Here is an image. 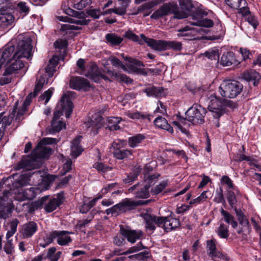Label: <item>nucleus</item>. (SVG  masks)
<instances>
[{
    "mask_svg": "<svg viewBox=\"0 0 261 261\" xmlns=\"http://www.w3.org/2000/svg\"><path fill=\"white\" fill-rule=\"evenodd\" d=\"M58 140L53 138H43L33 149L32 155L23 157L15 167L16 170L24 169L26 170L38 167V159L47 158L53 152V149L46 146L48 144H56Z\"/></svg>",
    "mask_w": 261,
    "mask_h": 261,
    "instance_id": "1",
    "label": "nucleus"
},
{
    "mask_svg": "<svg viewBox=\"0 0 261 261\" xmlns=\"http://www.w3.org/2000/svg\"><path fill=\"white\" fill-rule=\"evenodd\" d=\"M141 39L145 42L147 45L152 49L162 51L169 49L174 50H180L182 48L181 43L175 41H165L161 40H155L152 38H148L144 34L140 35Z\"/></svg>",
    "mask_w": 261,
    "mask_h": 261,
    "instance_id": "2",
    "label": "nucleus"
},
{
    "mask_svg": "<svg viewBox=\"0 0 261 261\" xmlns=\"http://www.w3.org/2000/svg\"><path fill=\"white\" fill-rule=\"evenodd\" d=\"M243 85L236 80H225L220 85L219 92L220 95L225 98H233L241 93Z\"/></svg>",
    "mask_w": 261,
    "mask_h": 261,
    "instance_id": "3",
    "label": "nucleus"
},
{
    "mask_svg": "<svg viewBox=\"0 0 261 261\" xmlns=\"http://www.w3.org/2000/svg\"><path fill=\"white\" fill-rule=\"evenodd\" d=\"M85 61L83 59H80L76 62V65L81 70L80 74H84L96 83H99L101 79L108 80L107 76L105 75L99 70L97 66L94 63L91 64L86 73L85 66Z\"/></svg>",
    "mask_w": 261,
    "mask_h": 261,
    "instance_id": "4",
    "label": "nucleus"
},
{
    "mask_svg": "<svg viewBox=\"0 0 261 261\" xmlns=\"http://www.w3.org/2000/svg\"><path fill=\"white\" fill-rule=\"evenodd\" d=\"M144 219L146 222L145 227L147 230L152 233L156 228L155 225L164 228L165 231L166 227H172L171 224V216L168 217H159L155 215L146 214Z\"/></svg>",
    "mask_w": 261,
    "mask_h": 261,
    "instance_id": "5",
    "label": "nucleus"
},
{
    "mask_svg": "<svg viewBox=\"0 0 261 261\" xmlns=\"http://www.w3.org/2000/svg\"><path fill=\"white\" fill-rule=\"evenodd\" d=\"M224 107L233 109L236 108V104L232 100L220 98L212 101L211 105L208 106V109L212 113L214 118H220L225 113Z\"/></svg>",
    "mask_w": 261,
    "mask_h": 261,
    "instance_id": "6",
    "label": "nucleus"
},
{
    "mask_svg": "<svg viewBox=\"0 0 261 261\" xmlns=\"http://www.w3.org/2000/svg\"><path fill=\"white\" fill-rule=\"evenodd\" d=\"M206 111L200 105H194L186 112L187 121L193 124L204 123V117Z\"/></svg>",
    "mask_w": 261,
    "mask_h": 261,
    "instance_id": "7",
    "label": "nucleus"
},
{
    "mask_svg": "<svg viewBox=\"0 0 261 261\" xmlns=\"http://www.w3.org/2000/svg\"><path fill=\"white\" fill-rule=\"evenodd\" d=\"M207 13L200 9H195L190 16H191L193 21L191 22L192 25H196L204 28H211L214 25V22L212 19L204 18L206 16Z\"/></svg>",
    "mask_w": 261,
    "mask_h": 261,
    "instance_id": "8",
    "label": "nucleus"
},
{
    "mask_svg": "<svg viewBox=\"0 0 261 261\" xmlns=\"http://www.w3.org/2000/svg\"><path fill=\"white\" fill-rule=\"evenodd\" d=\"M177 10V4L172 3H165L150 16V18L156 20L170 14H173L175 16Z\"/></svg>",
    "mask_w": 261,
    "mask_h": 261,
    "instance_id": "9",
    "label": "nucleus"
},
{
    "mask_svg": "<svg viewBox=\"0 0 261 261\" xmlns=\"http://www.w3.org/2000/svg\"><path fill=\"white\" fill-rule=\"evenodd\" d=\"M194 8L190 0H183L180 2V8L177 6L174 18L180 19L188 17L191 15Z\"/></svg>",
    "mask_w": 261,
    "mask_h": 261,
    "instance_id": "10",
    "label": "nucleus"
},
{
    "mask_svg": "<svg viewBox=\"0 0 261 261\" xmlns=\"http://www.w3.org/2000/svg\"><path fill=\"white\" fill-rule=\"evenodd\" d=\"M58 108L61 107V110H56L54 113V117L51 121H57L60 115L63 112L66 118H69L73 110V103L69 100H67L66 102L61 99L60 102L58 104Z\"/></svg>",
    "mask_w": 261,
    "mask_h": 261,
    "instance_id": "11",
    "label": "nucleus"
},
{
    "mask_svg": "<svg viewBox=\"0 0 261 261\" xmlns=\"http://www.w3.org/2000/svg\"><path fill=\"white\" fill-rule=\"evenodd\" d=\"M70 87L76 90L87 91L91 87L89 81L83 77H72L69 81Z\"/></svg>",
    "mask_w": 261,
    "mask_h": 261,
    "instance_id": "12",
    "label": "nucleus"
},
{
    "mask_svg": "<svg viewBox=\"0 0 261 261\" xmlns=\"http://www.w3.org/2000/svg\"><path fill=\"white\" fill-rule=\"evenodd\" d=\"M241 78L249 84H252L254 87H256L261 80V75L255 70L250 69L242 73Z\"/></svg>",
    "mask_w": 261,
    "mask_h": 261,
    "instance_id": "13",
    "label": "nucleus"
},
{
    "mask_svg": "<svg viewBox=\"0 0 261 261\" xmlns=\"http://www.w3.org/2000/svg\"><path fill=\"white\" fill-rule=\"evenodd\" d=\"M120 233L125 237L127 241L132 243H135L137 240L140 239L142 236V231L140 230H132L125 228L123 226H120Z\"/></svg>",
    "mask_w": 261,
    "mask_h": 261,
    "instance_id": "14",
    "label": "nucleus"
},
{
    "mask_svg": "<svg viewBox=\"0 0 261 261\" xmlns=\"http://www.w3.org/2000/svg\"><path fill=\"white\" fill-rule=\"evenodd\" d=\"M104 120L99 114H94L92 116L90 121L86 123V126L88 128L91 127V130L94 134L98 133V130L101 128L103 124Z\"/></svg>",
    "mask_w": 261,
    "mask_h": 261,
    "instance_id": "15",
    "label": "nucleus"
},
{
    "mask_svg": "<svg viewBox=\"0 0 261 261\" xmlns=\"http://www.w3.org/2000/svg\"><path fill=\"white\" fill-rule=\"evenodd\" d=\"M238 13L241 14L244 20L248 22L254 29H256L259 24L257 17L250 11L248 7L238 11Z\"/></svg>",
    "mask_w": 261,
    "mask_h": 261,
    "instance_id": "16",
    "label": "nucleus"
},
{
    "mask_svg": "<svg viewBox=\"0 0 261 261\" xmlns=\"http://www.w3.org/2000/svg\"><path fill=\"white\" fill-rule=\"evenodd\" d=\"M195 31L197 32L200 34L206 33V30L204 29H191L189 26H186L178 30L179 33L177 35L178 37H186L185 39L192 40L195 39V34H193V32Z\"/></svg>",
    "mask_w": 261,
    "mask_h": 261,
    "instance_id": "17",
    "label": "nucleus"
},
{
    "mask_svg": "<svg viewBox=\"0 0 261 261\" xmlns=\"http://www.w3.org/2000/svg\"><path fill=\"white\" fill-rule=\"evenodd\" d=\"M167 90L162 87H156L154 86H149L146 87L143 92L145 93L148 97H161L165 96Z\"/></svg>",
    "mask_w": 261,
    "mask_h": 261,
    "instance_id": "18",
    "label": "nucleus"
},
{
    "mask_svg": "<svg viewBox=\"0 0 261 261\" xmlns=\"http://www.w3.org/2000/svg\"><path fill=\"white\" fill-rule=\"evenodd\" d=\"M125 61H128L130 64L127 66L130 70L134 72L140 73L143 75H147V73L144 69L139 68V67L144 66V65L141 61L130 57H126L125 58Z\"/></svg>",
    "mask_w": 261,
    "mask_h": 261,
    "instance_id": "19",
    "label": "nucleus"
},
{
    "mask_svg": "<svg viewBox=\"0 0 261 261\" xmlns=\"http://www.w3.org/2000/svg\"><path fill=\"white\" fill-rule=\"evenodd\" d=\"M68 231L65 230L54 231V236L56 237L57 243L59 245H67L72 241L71 237L68 236Z\"/></svg>",
    "mask_w": 261,
    "mask_h": 261,
    "instance_id": "20",
    "label": "nucleus"
},
{
    "mask_svg": "<svg viewBox=\"0 0 261 261\" xmlns=\"http://www.w3.org/2000/svg\"><path fill=\"white\" fill-rule=\"evenodd\" d=\"M81 139L82 136H77L71 142V155L73 158H76L83 151L82 147L80 145Z\"/></svg>",
    "mask_w": 261,
    "mask_h": 261,
    "instance_id": "21",
    "label": "nucleus"
},
{
    "mask_svg": "<svg viewBox=\"0 0 261 261\" xmlns=\"http://www.w3.org/2000/svg\"><path fill=\"white\" fill-rule=\"evenodd\" d=\"M10 63V66L6 68L3 73L4 76L11 75L24 66L23 63L20 59L16 58Z\"/></svg>",
    "mask_w": 261,
    "mask_h": 261,
    "instance_id": "22",
    "label": "nucleus"
},
{
    "mask_svg": "<svg viewBox=\"0 0 261 261\" xmlns=\"http://www.w3.org/2000/svg\"><path fill=\"white\" fill-rule=\"evenodd\" d=\"M119 203L121 207V213H123L135 210L137 207V200L131 198L123 199Z\"/></svg>",
    "mask_w": 261,
    "mask_h": 261,
    "instance_id": "23",
    "label": "nucleus"
},
{
    "mask_svg": "<svg viewBox=\"0 0 261 261\" xmlns=\"http://www.w3.org/2000/svg\"><path fill=\"white\" fill-rule=\"evenodd\" d=\"M31 173H25L22 174L19 177L16 179L15 180L12 182V188L11 190L15 189H19L23 186H27L29 184L30 178L31 177Z\"/></svg>",
    "mask_w": 261,
    "mask_h": 261,
    "instance_id": "24",
    "label": "nucleus"
},
{
    "mask_svg": "<svg viewBox=\"0 0 261 261\" xmlns=\"http://www.w3.org/2000/svg\"><path fill=\"white\" fill-rule=\"evenodd\" d=\"M37 228V225L35 222H29L23 225L22 234L25 238H30L36 232Z\"/></svg>",
    "mask_w": 261,
    "mask_h": 261,
    "instance_id": "25",
    "label": "nucleus"
},
{
    "mask_svg": "<svg viewBox=\"0 0 261 261\" xmlns=\"http://www.w3.org/2000/svg\"><path fill=\"white\" fill-rule=\"evenodd\" d=\"M220 63L223 66H229L232 64H238L234 57V54L232 51H227L221 57Z\"/></svg>",
    "mask_w": 261,
    "mask_h": 261,
    "instance_id": "26",
    "label": "nucleus"
},
{
    "mask_svg": "<svg viewBox=\"0 0 261 261\" xmlns=\"http://www.w3.org/2000/svg\"><path fill=\"white\" fill-rule=\"evenodd\" d=\"M147 247L143 245L142 242H140L136 246L130 247L125 252L121 253V250L119 249H115L112 253V256L114 255H126L135 252L140 251L143 249H146Z\"/></svg>",
    "mask_w": 261,
    "mask_h": 261,
    "instance_id": "27",
    "label": "nucleus"
},
{
    "mask_svg": "<svg viewBox=\"0 0 261 261\" xmlns=\"http://www.w3.org/2000/svg\"><path fill=\"white\" fill-rule=\"evenodd\" d=\"M153 122L157 127L165 129L170 133H173V127L168 123L165 118L159 116L155 119Z\"/></svg>",
    "mask_w": 261,
    "mask_h": 261,
    "instance_id": "28",
    "label": "nucleus"
},
{
    "mask_svg": "<svg viewBox=\"0 0 261 261\" xmlns=\"http://www.w3.org/2000/svg\"><path fill=\"white\" fill-rule=\"evenodd\" d=\"M226 4L230 8L237 9L238 11L248 7L247 3L245 0H225Z\"/></svg>",
    "mask_w": 261,
    "mask_h": 261,
    "instance_id": "29",
    "label": "nucleus"
},
{
    "mask_svg": "<svg viewBox=\"0 0 261 261\" xmlns=\"http://www.w3.org/2000/svg\"><path fill=\"white\" fill-rule=\"evenodd\" d=\"M106 42L111 46H118L123 41V38L115 33L107 34L106 36Z\"/></svg>",
    "mask_w": 261,
    "mask_h": 261,
    "instance_id": "30",
    "label": "nucleus"
},
{
    "mask_svg": "<svg viewBox=\"0 0 261 261\" xmlns=\"http://www.w3.org/2000/svg\"><path fill=\"white\" fill-rule=\"evenodd\" d=\"M149 185L147 184H140V186L136 192V197L139 198H147L149 197Z\"/></svg>",
    "mask_w": 261,
    "mask_h": 261,
    "instance_id": "31",
    "label": "nucleus"
},
{
    "mask_svg": "<svg viewBox=\"0 0 261 261\" xmlns=\"http://www.w3.org/2000/svg\"><path fill=\"white\" fill-rule=\"evenodd\" d=\"M61 205V202L55 198L47 200L44 210L47 213H51Z\"/></svg>",
    "mask_w": 261,
    "mask_h": 261,
    "instance_id": "32",
    "label": "nucleus"
},
{
    "mask_svg": "<svg viewBox=\"0 0 261 261\" xmlns=\"http://www.w3.org/2000/svg\"><path fill=\"white\" fill-rule=\"evenodd\" d=\"M221 215L223 216L224 221L228 224H230L233 228L238 226V222L235 220L234 217L227 211L221 208L220 210Z\"/></svg>",
    "mask_w": 261,
    "mask_h": 261,
    "instance_id": "33",
    "label": "nucleus"
},
{
    "mask_svg": "<svg viewBox=\"0 0 261 261\" xmlns=\"http://www.w3.org/2000/svg\"><path fill=\"white\" fill-rule=\"evenodd\" d=\"M132 155V152L129 149H116L114 151V156L118 160H124Z\"/></svg>",
    "mask_w": 261,
    "mask_h": 261,
    "instance_id": "34",
    "label": "nucleus"
},
{
    "mask_svg": "<svg viewBox=\"0 0 261 261\" xmlns=\"http://www.w3.org/2000/svg\"><path fill=\"white\" fill-rule=\"evenodd\" d=\"M6 204L4 198L0 197V218L6 219L11 212Z\"/></svg>",
    "mask_w": 261,
    "mask_h": 261,
    "instance_id": "35",
    "label": "nucleus"
},
{
    "mask_svg": "<svg viewBox=\"0 0 261 261\" xmlns=\"http://www.w3.org/2000/svg\"><path fill=\"white\" fill-rule=\"evenodd\" d=\"M0 115V141L2 140L4 136L6 127L11 124V120L9 118L2 117Z\"/></svg>",
    "mask_w": 261,
    "mask_h": 261,
    "instance_id": "36",
    "label": "nucleus"
},
{
    "mask_svg": "<svg viewBox=\"0 0 261 261\" xmlns=\"http://www.w3.org/2000/svg\"><path fill=\"white\" fill-rule=\"evenodd\" d=\"M144 139L145 137L144 135L142 134H138L128 138V144L131 147H135Z\"/></svg>",
    "mask_w": 261,
    "mask_h": 261,
    "instance_id": "37",
    "label": "nucleus"
},
{
    "mask_svg": "<svg viewBox=\"0 0 261 261\" xmlns=\"http://www.w3.org/2000/svg\"><path fill=\"white\" fill-rule=\"evenodd\" d=\"M99 199V197H97L93 199L87 203L84 202L80 208V212L83 214L87 213L91 208V207L95 204L96 202Z\"/></svg>",
    "mask_w": 261,
    "mask_h": 261,
    "instance_id": "38",
    "label": "nucleus"
},
{
    "mask_svg": "<svg viewBox=\"0 0 261 261\" xmlns=\"http://www.w3.org/2000/svg\"><path fill=\"white\" fill-rule=\"evenodd\" d=\"M64 126L65 124L62 121H51L49 133L54 134L59 132Z\"/></svg>",
    "mask_w": 261,
    "mask_h": 261,
    "instance_id": "39",
    "label": "nucleus"
},
{
    "mask_svg": "<svg viewBox=\"0 0 261 261\" xmlns=\"http://www.w3.org/2000/svg\"><path fill=\"white\" fill-rule=\"evenodd\" d=\"M155 6V3L153 2H149L148 3H146L141 6L138 7L137 10L136 12L133 13V15H137L139 13L144 12L146 10H149L154 7Z\"/></svg>",
    "mask_w": 261,
    "mask_h": 261,
    "instance_id": "40",
    "label": "nucleus"
},
{
    "mask_svg": "<svg viewBox=\"0 0 261 261\" xmlns=\"http://www.w3.org/2000/svg\"><path fill=\"white\" fill-rule=\"evenodd\" d=\"M217 233L221 238H227L229 235L228 226L223 223L221 224L218 228Z\"/></svg>",
    "mask_w": 261,
    "mask_h": 261,
    "instance_id": "41",
    "label": "nucleus"
},
{
    "mask_svg": "<svg viewBox=\"0 0 261 261\" xmlns=\"http://www.w3.org/2000/svg\"><path fill=\"white\" fill-rule=\"evenodd\" d=\"M206 249L207 251V254L210 256H213V255L218 251L216 248L215 240L211 239L207 241Z\"/></svg>",
    "mask_w": 261,
    "mask_h": 261,
    "instance_id": "42",
    "label": "nucleus"
},
{
    "mask_svg": "<svg viewBox=\"0 0 261 261\" xmlns=\"http://www.w3.org/2000/svg\"><path fill=\"white\" fill-rule=\"evenodd\" d=\"M13 7V9L15 8L21 14H23V16L27 15L30 11V8L27 6L25 2H19L17 4L16 7L14 6Z\"/></svg>",
    "mask_w": 261,
    "mask_h": 261,
    "instance_id": "43",
    "label": "nucleus"
},
{
    "mask_svg": "<svg viewBox=\"0 0 261 261\" xmlns=\"http://www.w3.org/2000/svg\"><path fill=\"white\" fill-rule=\"evenodd\" d=\"M120 122V118L118 117H112L108 120L109 127L110 130H118L120 129L118 123Z\"/></svg>",
    "mask_w": 261,
    "mask_h": 261,
    "instance_id": "44",
    "label": "nucleus"
},
{
    "mask_svg": "<svg viewBox=\"0 0 261 261\" xmlns=\"http://www.w3.org/2000/svg\"><path fill=\"white\" fill-rule=\"evenodd\" d=\"M234 191V190H229L227 196L228 202L231 208H233L237 202Z\"/></svg>",
    "mask_w": 261,
    "mask_h": 261,
    "instance_id": "45",
    "label": "nucleus"
},
{
    "mask_svg": "<svg viewBox=\"0 0 261 261\" xmlns=\"http://www.w3.org/2000/svg\"><path fill=\"white\" fill-rule=\"evenodd\" d=\"M47 200H48V197L47 196H44L41 198L40 199L35 201L34 202L32 203L30 209L33 211H35V210H37L38 208L41 207L43 204H45V202H46Z\"/></svg>",
    "mask_w": 261,
    "mask_h": 261,
    "instance_id": "46",
    "label": "nucleus"
},
{
    "mask_svg": "<svg viewBox=\"0 0 261 261\" xmlns=\"http://www.w3.org/2000/svg\"><path fill=\"white\" fill-rule=\"evenodd\" d=\"M128 117L132 119H147L149 121L150 120V115H145L142 114L140 112H134V113H129L128 114Z\"/></svg>",
    "mask_w": 261,
    "mask_h": 261,
    "instance_id": "47",
    "label": "nucleus"
},
{
    "mask_svg": "<svg viewBox=\"0 0 261 261\" xmlns=\"http://www.w3.org/2000/svg\"><path fill=\"white\" fill-rule=\"evenodd\" d=\"M168 185L167 181H163L159 185L152 188L151 192L153 195H158Z\"/></svg>",
    "mask_w": 261,
    "mask_h": 261,
    "instance_id": "48",
    "label": "nucleus"
},
{
    "mask_svg": "<svg viewBox=\"0 0 261 261\" xmlns=\"http://www.w3.org/2000/svg\"><path fill=\"white\" fill-rule=\"evenodd\" d=\"M124 37L134 42H139L141 44L143 43V42H142L140 40L139 36L130 30H128L125 32Z\"/></svg>",
    "mask_w": 261,
    "mask_h": 261,
    "instance_id": "49",
    "label": "nucleus"
},
{
    "mask_svg": "<svg viewBox=\"0 0 261 261\" xmlns=\"http://www.w3.org/2000/svg\"><path fill=\"white\" fill-rule=\"evenodd\" d=\"M139 172L138 171H134L130 173L129 174L127 175L126 178L123 179L124 182L125 184L132 183L137 179L138 176L139 175Z\"/></svg>",
    "mask_w": 261,
    "mask_h": 261,
    "instance_id": "50",
    "label": "nucleus"
},
{
    "mask_svg": "<svg viewBox=\"0 0 261 261\" xmlns=\"http://www.w3.org/2000/svg\"><path fill=\"white\" fill-rule=\"evenodd\" d=\"M4 249L7 254H12L14 252V247L12 244V240H7L5 244Z\"/></svg>",
    "mask_w": 261,
    "mask_h": 261,
    "instance_id": "51",
    "label": "nucleus"
},
{
    "mask_svg": "<svg viewBox=\"0 0 261 261\" xmlns=\"http://www.w3.org/2000/svg\"><path fill=\"white\" fill-rule=\"evenodd\" d=\"M65 13L69 16L78 18H84L85 16V14L84 12H79L69 8L65 10Z\"/></svg>",
    "mask_w": 261,
    "mask_h": 261,
    "instance_id": "52",
    "label": "nucleus"
},
{
    "mask_svg": "<svg viewBox=\"0 0 261 261\" xmlns=\"http://www.w3.org/2000/svg\"><path fill=\"white\" fill-rule=\"evenodd\" d=\"M210 257L215 259V260L218 261H228V257L225 254H223L221 252L217 251L213 256Z\"/></svg>",
    "mask_w": 261,
    "mask_h": 261,
    "instance_id": "53",
    "label": "nucleus"
},
{
    "mask_svg": "<svg viewBox=\"0 0 261 261\" xmlns=\"http://www.w3.org/2000/svg\"><path fill=\"white\" fill-rule=\"evenodd\" d=\"M160 176V174H153L148 176V177L145 179V184L149 185V188L153 185L156 181L158 177Z\"/></svg>",
    "mask_w": 261,
    "mask_h": 261,
    "instance_id": "54",
    "label": "nucleus"
},
{
    "mask_svg": "<svg viewBox=\"0 0 261 261\" xmlns=\"http://www.w3.org/2000/svg\"><path fill=\"white\" fill-rule=\"evenodd\" d=\"M204 55L207 58L213 60H216L219 59V54L218 53V50H211L206 51L204 53Z\"/></svg>",
    "mask_w": 261,
    "mask_h": 261,
    "instance_id": "55",
    "label": "nucleus"
},
{
    "mask_svg": "<svg viewBox=\"0 0 261 261\" xmlns=\"http://www.w3.org/2000/svg\"><path fill=\"white\" fill-rule=\"evenodd\" d=\"M171 224H172V227H166L165 231L168 232L171 230H174L180 226V222L178 219L174 218L171 216Z\"/></svg>",
    "mask_w": 261,
    "mask_h": 261,
    "instance_id": "56",
    "label": "nucleus"
},
{
    "mask_svg": "<svg viewBox=\"0 0 261 261\" xmlns=\"http://www.w3.org/2000/svg\"><path fill=\"white\" fill-rule=\"evenodd\" d=\"M221 181L227 185L229 189H232L233 190L237 191V187L234 186L232 181L228 176H223L221 178Z\"/></svg>",
    "mask_w": 261,
    "mask_h": 261,
    "instance_id": "57",
    "label": "nucleus"
},
{
    "mask_svg": "<svg viewBox=\"0 0 261 261\" xmlns=\"http://www.w3.org/2000/svg\"><path fill=\"white\" fill-rule=\"evenodd\" d=\"M58 177L57 175L48 174L43 179V182H45L46 188L49 187L50 185Z\"/></svg>",
    "mask_w": 261,
    "mask_h": 261,
    "instance_id": "58",
    "label": "nucleus"
},
{
    "mask_svg": "<svg viewBox=\"0 0 261 261\" xmlns=\"http://www.w3.org/2000/svg\"><path fill=\"white\" fill-rule=\"evenodd\" d=\"M86 13L94 19L98 18L101 15L100 10L96 9L87 10Z\"/></svg>",
    "mask_w": 261,
    "mask_h": 261,
    "instance_id": "59",
    "label": "nucleus"
},
{
    "mask_svg": "<svg viewBox=\"0 0 261 261\" xmlns=\"http://www.w3.org/2000/svg\"><path fill=\"white\" fill-rule=\"evenodd\" d=\"M72 176L71 175H68V176L63 178L61 181L57 185V188H63L65 187L68 184L69 181L71 179Z\"/></svg>",
    "mask_w": 261,
    "mask_h": 261,
    "instance_id": "60",
    "label": "nucleus"
},
{
    "mask_svg": "<svg viewBox=\"0 0 261 261\" xmlns=\"http://www.w3.org/2000/svg\"><path fill=\"white\" fill-rule=\"evenodd\" d=\"M110 61H111L113 66L115 67H120L122 69H125V66L124 65L122 62L120 61L117 58L115 57H110Z\"/></svg>",
    "mask_w": 261,
    "mask_h": 261,
    "instance_id": "61",
    "label": "nucleus"
},
{
    "mask_svg": "<svg viewBox=\"0 0 261 261\" xmlns=\"http://www.w3.org/2000/svg\"><path fill=\"white\" fill-rule=\"evenodd\" d=\"M91 3V0H81L74 5V8L77 10H82Z\"/></svg>",
    "mask_w": 261,
    "mask_h": 261,
    "instance_id": "62",
    "label": "nucleus"
},
{
    "mask_svg": "<svg viewBox=\"0 0 261 261\" xmlns=\"http://www.w3.org/2000/svg\"><path fill=\"white\" fill-rule=\"evenodd\" d=\"M93 167L96 169L98 171L105 172L110 168L108 166L105 165L103 163L96 162L94 164Z\"/></svg>",
    "mask_w": 261,
    "mask_h": 261,
    "instance_id": "63",
    "label": "nucleus"
},
{
    "mask_svg": "<svg viewBox=\"0 0 261 261\" xmlns=\"http://www.w3.org/2000/svg\"><path fill=\"white\" fill-rule=\"evenodd\" d=\"M37 191H38L37 189L32 187L27 189L25 191V194L28 196V199H32L36 197Z\"/></svg>",
    "mask_w": 261,
    "mask_h": 261,
    "instance_id": "64",
    "label": "nucleus"
}]
</instances>
